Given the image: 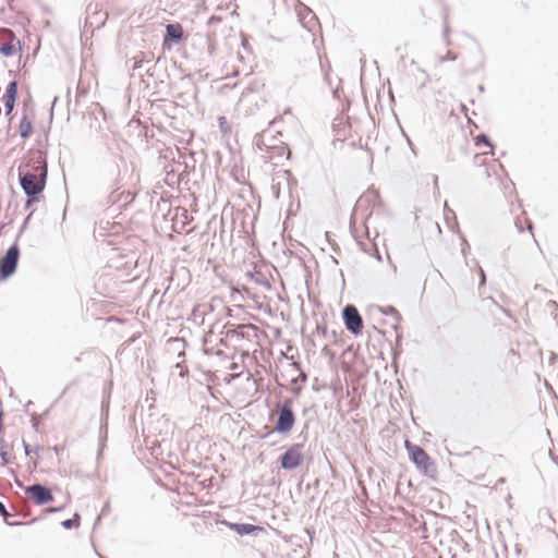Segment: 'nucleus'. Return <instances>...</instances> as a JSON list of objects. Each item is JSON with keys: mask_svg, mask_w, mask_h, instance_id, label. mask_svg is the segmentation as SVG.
<instances>
[{"mask_svg": "<svg viewBox=\"0 0 558 558\" xmlns=\"http://www.w3.org/2000/svg\"><path fill=\"white\" fill-rule=\"evenodd\" d=\"M473 165L474 167L480 169L478 178L483 181L493 184L492 179L495 181L502 183L507 178L506 170L504 166L499 162L498 159L495 158V155L486 156L484 154H474L473 155Z\"/></svg>", "mask_w": 558, "mask_h": 558, "instance_id": "obj_1", "label": "nucleus"}, {"mask_svg": "<svg viewBox=\"0 0 558 558\" xmlns=\"http://www.w3.org/2000/svg\"><path fill=\"white\" fill-rule=\"evenodd\" d=\"M404 447L417 470L433 481L437 480V466L429 454L420 446L405 440Z\"/></svg>", "mask_w": 558, "mask_h": 558, "instance_id": "obj_2", "label": "nucleus"}, {"mask_svg": "<svg viewBox=\"0 0 558 558\" xmlns=\"http://www.w3.org/2000/svg\"><path fill=\"white\" fill-rule=\"evenodd\" d=\"M47 171L46 156L41 150L29 151L26 162L19 168V174L29 172L40 178H47Z\"/></svg>", "mask_w": 558, "mask_h": 558, "instance_id": "obj_3", "label": "nucleus"}, {"mask_svg": "<svg viewBox=\"0 0 558 558\" xmlns=\"http://www.w3.org/2000/svg\"><path fill=\"white\" fill-rule=\"evenodd\" d=\"M46 179L47 178L36 177L29 172H22V174H20V181L24 192L32 197L44 191Z\"/></svg>", "mask_w": 558, "mask_h": 558, "instance_id": "obj_4", "label": "nucleus"}, {"mask_svg": "<svg viewBox=\"0 0 558 558\" xmlns=\"http://www.w3.org/2000/svg\"><path fill=\"white\" fill-rule=\"evenodd\" d=\"M0 53L4 57H12L21 50L20 40L7 28L0 29Z\"/></svg>", "mask_w": 558, "mask_h": 558, "instance_id": "obj_5", "label": "nucleus"}, {"mask_svg": "<svg viewBox=\"0 0 558 558\" xmlns=\"http://www.w3.org/2000/svg\"><path fill=\"white\" fill-rule=\"evenodd\" d=\"M19 256V246L14 244L7 251L5 255L0 259V277L2 279L8 278L15 271Z\"/></svg>", "mask_w": 558, "mask_h": 558, "instance_id": "obj_6", "label": "nucleus"}, {"mask_svg": "<svg viewBox=\"0 0 558 558\" xmlns=\"http://www.w3.org/2000/svg\"><path fill=\"white\" fill-rule=\"evenodd\" d=\"M400 327V317L396 311L384 313L383 317L378 319V331L384 336L395 333L398 336V329Z\"/></svg>", "mask_w": 558, "mask_h": 558, "instance_id": "obj_7", "label": "nucleus"}, {"mask_svg": "<svg viewBox=\"0 0 558 558\" xmlns=\"http://www.w3.org/2000/svg\"><path fill=\"white\" fill-rule=\"evenodd\" d=\"M304 456L302 446L296 444L291 446L281 457L280 463L283 469L292 470L300 466L303 462Z\"/></svg>", "mask_w": 558, "mask_h": 558, "instance_id": "obj_8", "label": "nucleus"}, {"mask_svg": "<svg viewBox=\"0 0 558 558\" xmlns=\"http://www.w3.org/2000/svg\"><path fill=\"white\" fill-rule=\"evenodd\" d=\"M295 422L293 411L289 401L280 407L279 416L276 423V430L280 433H288L292 429Z\"/></svg>", "mask_w": 558, "mask_h": 558, "instance_id": "obj_9", "label": "nucleus"}, {"mask_svg": "<svg viewBox=\"0 0 558 558\" xmlns=\"http://www.w3.org/2000/svg\"><path fill=\"white\" fill-rule=\"evenodd\" d=\"M343 319L345 327L349 331H351L354 335L361 333L363 328V320L355 306L347 305L344 307Z\"/></svg>", "mask_w": 558, "mask_h": 558, "instance_id": "obj_10", "label": "nucleus"}, {"mask_svg": "<svg viewBox=\"0 0 558 558\" xmlns=\"http://www.w3.org/2000/svg\"><path fill=\"white\" fill-rule=\"evenodd\" d=\"M25 492L36 505H45L53 500L51 490L39 484L26 487Z\"/></svg>", "mask_w": 558, "mask_h": 558, "instance_id": "obj_11", "label": "nucleus"}, {"mask_svg": "<svg viewBox=\"0 0 558 558\" xmlns=\"http://www.w3.org/2000/svg\"><path fill=\"white\" fill-rule=\"evenodd\" d=\"M16 96H17V84H16V82H11L7 87L5 94L3 95V101H4V106H5L8 114L11 113L14 108Z\"/></svg>", "mask_w": 558, "mask_h": 558, "instance_id": "obj_12", "label": "nucleus"}, {"mask_svg": "<svg viewBox=\"0 0 558 558\" xmlns=\"http://www.w3.org/2000/svg\"><path fill=\"white\" fill-rule=\"evenodd\" d=\"M475 151L474 154L495 155L492 143L484 135H480L475 138Z\"/></svg>", "mask_w": 558, "mask_h": 558, "instance_id": "obj_13", "label": "nucleus"}, {"mask_svg": "<svg viewBox=\"0 0 558 558\" xmlns=\"http://www.w3.org/2000/svg\"><path fill=\"white\" fill-rule=\"evenodd\" d=\"M183 38V27L179 23L168 24L166 27L165 44L168 39L181 40Z\"/></svg>", "mask_w": 558, "mask_h": 558, "instance_id": "obj_14", "label": "nucleus"}, {"mask_svg": "<svg viewBox=\"0 0 558 558\" xmlns=\"http://www.w3.org/2000/svg\"><path fill=\"white\" fill-rule=\"evenodd\" d=\"M232 527L241 535L263 530V527L253 524H233Z\"/></svg>", "mask_w": 558, "mask_h": 558, "instance_id": "obj_15", "label": "nucleus"}, {"mask_svg": "<svg viewBox=\"0 0 558 558\" xmlns=\"http://www.w3.org/2000/svg\"><path fill=\"white\" fill-rule=\"evenodd\" d=\"M61 524L64 529L78 527L80 526V515L77 513H75L72 519L64 520V521H62Z\"/></svg>", "mask_w": 558, "mask_h": 558, "instance_id": "obj_16", "label": "nucleus"}, {"mask_svg": "<svg viewBox=\"0 0 558 558\" xmlns=\"http://www.w3.org/2000/svg\"><path fill=\"white\" fill-rule=\"evenodd\" d=\"M20 133L22 137H27L32 133V124L26 119L22 120L20 123Z\"/></svg>", "mask_w": 558, "mask_h": 558, "instance_id": "obj_17", "label": "nucleus"}, {"mask_svg": "<svg viewBox=\"0 0 558 558\" xmlns=\"http://www.w3.org/2000/svg\"><path fill=\"white\" fill-rule=\"evenodd\" d=\"M179 215H181L183 218V225L189 222V213L185 208L175 209V220L178 219Z\"/></svg>", "mask_w": 558, "mask_h": 558, "instance_id": "obj_18", "label": "nucleus"}, {"mask_svg": "<svg viewBox=\"0 0 558 558\" xmlns=\"http://www.w3.org/2000/svg\"><path fill=\"white\" fill-rule=\"evenodd\" d=\"M524 221L526 225H527V229L531 231L532 230V225L531 222L529 221L525 213H522L520 217H518V226H519V230L522 231L523 228L521 226V222Z\"/></svg>", "mask_w": 558, "mask_h": 558, "instance_id": "obj_19", "label": "nucleus"}, {"mask_svg": "<svg viewBox=\"0 0 558 558\" xmlns=\"http://www.w3.org/2000/svg\"><path fill=\"white\" fill-rule=\"evenodd\" d=\"M219 122H220V126L221 129L223 130V132H228L229 131V126H228V123H227V120L225 117H221L219 119Z\"/></svg>", "mask_w": 558, "mask_h": 558, "instance_id": "obj_20", "label": "nucleus"}, {"mask_svg": "<svg viewBox=\"0 0 558 558\" xmlns=\"http://www.w3.org/2000/svg\"><path fill=\"white\" fill-rule=\"evenodd\" d=\"M0 513L3 515V517H7L8 515V511L4 507V505L0 501Z\"/></svg>", "mask_w": 558, "mask_h": 558, "instance_id": "obj_21", "label": "nucleus"}, {"mask_svg": "<svg viewBox=\"0 0 558 558\" xmlns=\"http://www.w3.org/2000/svg\"><path fill=\"white\" fill-rule=\"evenodd\" d=\"M480 276H481L480 283L484 284L485 283V274H484V270L482 268H480Z\"/></svg>", "mask_w": 558, "mask_h": 558, "instance_id": "obj_22", "label": "nucleus"}, {"mask_svg": "<svg viewBox=\"0 0 558 558\" xmlns=\"http://www.w3.org/2000/svg\"><path fill=\"white\" fill-rule=\"evenodd\" d=\"M235 377H238V374H229L226 378V381L229 384L231 380H233Z\"/></svg>", "mask_w": 558, "mask_h": 558, "instance_id": "obj_23", "label": "nucleus"}, {"mask_svg": "<svg viewBox=\"0 0 558 558\" xmlns=\"http://www.w3.org/2000/svg\"><path fill=\"white\" fill-rule=\"evenodd\" d=\"M219 21H220V17H215V16H213V17H210V20H209V24H211V23H214V22H219Z\"/></svg>", "mask_w": 558, "mask_h": 558, "instance_id": "obj_24", "label": "nucleus"}, {"mask_svg": "<svg viewBox=\"0 0 558 558\" xmlns=\"http://www.w3.org/2000/svg\"><path fill=\"white\" fill-rule=\"evenodd\" d=\"M236 368H238V364L236 363H232L231 366H230V369L235 371Z\"/></svg>", "mask_w": 558, "mask_h": 558, "instance_id": "obj_25", "label": "nucleus"}, {"mask_svg": "<svg viewBox=\"0 0 558 558\" xmlns=\"http://www.w3.org/2000/svg\"><path fill=\"white\" fill-rule=\"evenodd\" d=\"M366 198V196H363L360 198V202H363Z\"/></svg>", "mask_w": 558, "mask_h": 558, "instance_id": "obj_26", "label": "nucleus"}]
</instances>
